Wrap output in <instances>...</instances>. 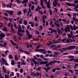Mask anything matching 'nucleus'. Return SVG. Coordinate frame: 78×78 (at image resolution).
I'll return each mask as SVG.
<instances>
[{"instance_id": "nucleus-26", "label": "nucleus", "mask_w": 78, "mask_h": 78, "mask_svg": "<svg viewBox=\"0 0 78 78\" xmlns=\"http://www.w3.org/2000/svg\"><path fill=\"white\" fill-rule=\"evenodd\" d=\"M2 31H4L5 32L7 31V29H6V27H4L3 29H2Z\"/></svg>"}, {"instance_id": "nucleus-34", "label": "nucleus", "mask_w": 78, "mask_h": 78, "mask_svg": "<svg viewBox=\"0 0 78 78\" xmlns=\"http://www.w3.org/2000/svg\"><path fill=\"white\" fill-rule=\"evenodd\" d=\"M74 3H75V4H77V3H78V1L76 0H75L74 1Z\"/></svg>"}, {"instance_id": "nucleus-42", "label": "nucleus", "mask_w": 78, "mask_h": 78, "mask_svg": "<svg viewBox=\"0 0 78 78\" xmlns=\"http://www.w3.org/2000/svg\"><path fill=\"white\" fill-rule=\"evenodd\" d=\"M9 51L8 50H6L5 51V54H7V53H9Z\"/></svg>"}, {"instance_id": "nucleus-33", "label": "nucleus", "mask_w": 78, "mask_h": 78, "mask_svg": "<svg viewBox=\"0 0 78 78\" xmlns=\"http://www.w3.org/2000/svg\"><path fill=\"white\" fill-rule=\"evenodd\" d=\"M42 27L41 26H40L39 27V30H42Z\"/></svg>"}, {"instance_id": "nucleus-8", "label": "nucleus", "mask_w": 78, "mask_h": 78, "mask_svg": "<svg viewBox=\"0 0 78 78\" xmlns=\"http://www.w3.org/2000/svg\"><path fill=\"white\" fill-rule=\"evenodd\" d=\"M76 6H75V8H74V9L75 11H76V12H78V9H77V8H78V4H76Z\"/></svg>"}, {"instance_id": "nucleus-63", "label": "nucleus", "mask_w": 78, "mask_h": 78, "mask_svg": "<svg viewBox=\"0 0 78 78\" xmlns=\"http://www.w3.org/2000/svg\"><path fill=\"white\" fill-rule=\"evenodd\" d=\"M17 3H20V1H19V0H16Z\"/></svg>"}, {"instance_id": "nucleus-12", "label": "nucleus", "mask_w": 78, "mask_h": 78, "mask_svg": "<svg viewBox=\"0 0 78 78\" xmlns=\"http://www.w3.org/2000/svg\"><path fill=\"white\" fill-rule=\"evenodd\" d=\"M56 61H55V60H54L53 61H51L49 63V64H50V65H52V64H54V63H55V62H56Z\"/></svg>"}, {"instance_id": "nucleus-14", "label": "nucleus", "mask_w": 78, "mask_h": 78, "mask_svg": "<svg viewBox=\"0 0 78 78\" xmlns=\"http://www.w3.org/2000/svg\"><path fill=\"white\" fill-rule=\"evenodd\" d=\"M46 5H47V7L48 9H50V2H48V3H46Z\"/></svg>"}, {"instance_id": "nucleus-15", "label": "nucleus", "mask_w": 78, "mask_h": 78, "mask_svg": "<svg viewBox=\"0 0 78 78\" xmlns=\"http://www.w3.org/2000/svg\"><path fill=\"white\" fill-rule=\"evenodd\" d=\"M10 42L12 44V45H16V43H14V41H12V40H10Z\"/></svg>"}, {"instance_id": "nucleus-4", "label": "nucleus", "mask_w": 78, "mask_h": 78, "mask_svg": "<svg viewBox=\"0 0 78 78\" xmlns=\"http://www.w3.org/2000/svg\"><path fill=\"white\" fill-rule=\"evenodd\" d=\"M65 32L66 33L67 32H70V29L69 28V25H67L66 26V27L65 29Z\"/></svg>"}, {"instance_id": "nucleus-5", "label": "nucleus", "mask_w": 78, "mask_h": 78, "mask_svg": "<svg viewBox=\"0 0 78 78\" xmlns=\"http://www.w3.org/2000/svg\"><path fill=\"white\" fill-rule=\"evenodd\" d=\"M5 37V34L3 33L0 34V39H2Z\"/></svg>"}, {"instance_id": "nucleus-31", "label": "nucleus", "mask_w": 78, "mask_h": 78, "mask_svg": "<svg viewBox=\"0 0 78 78\" xmlns=\"http://www.w3.org/2000/svg\"><path fill=\"white\" fill-rule=\"evenodd\" d=\"M70 42H75V40L74 39H70Z\"/></svg>"}, {"instance_id": "nucleus-40", "label": "nucleus", "mask_w": 78, "mask_h": 78, "mask_svg": "<svg viewBox=\"0 0 78 78\" xmlns=\"http://www.w3.org/2000/svg\"><path fill=\"white\" fill-rule=\"evenodd\" d=\"M30 60L31 61V62H34V61H35L34 60V59L33 58H31L30 59Z\"/></svg>"}, {"instance_id": "nucleus-56", "label": "nucleus", "mask_w": 78, "mask_h": 78, "mask_svg": "<svg viewBox=\"0 0 78 78\" xmlns=\"http://www.w3.org/2000/svg\"><path fill=\"white\" fill-rule=\"evenodd\" d=\"M37 8L38 9H39V10H40L41 9V8L39 6V5L38 6Z\"/></svg>"}, {"instance_id": "nucleus-45", "label": "nucleus", "mask_w": 78, "mask_h": 78, "mask_svg": "<svg viewBox=\"0 0 78 78\" xmlns=\"http://www.w3.org/2000/svg\"><path fill=\"white\" fill-rule=\"evenodd\" d=\"M58 43H59V41H54V44H58Z\"/></svg>"}, {"instance_id": "nucleus-6", "label": "nucleus", "mask_w": 78, "mask_h": 78, "mask_svg": "<svg viewBox=\"0 0 78 78\" xmlns=\"http://www.w3.org/2000/svg\"><path fill=\"white\" fill-rule=\"evenodd\" d=\"M2 61L3 62H4L5 66H9L8 63H7L6 60L5 59L3 58H2Z\"/></svg>"}, {"instance_id": "nucleus-18", "label": "nucleus", "mask_w": 78, "mask_h": 78, "mask_svg": "<svg viewBox=\"0 0 78 78\" xmlns=\"http://www.w3.org/2000/svg\"><path fill=\"white\" fill-rule=\"evenodd\" d=\"M57 31H58V32L59 34H62V31L60 30H59L58 29H57Z\"/></svg>"}, {"instance_id": "nucleus-60", "label": "nucleus", "mask_w": 78, "mask_h": 78, "mask_svg": "<svg viewBox=\"0 0 78 78\" xmlns=\"http://www.w3.org/2000/svg\"><path fill=\"white\" fill-rule=\"evenodd\" d=\"M31 37H32V35H29L28 36V38H30Z\"/></svg>"}, {"instance_id": "nucleus-44", "label": "nucleus", "mask_w": 78, "mask_h": 78, "mask_svg": "<svg viewBox=\"0 0 78 78\" xmlns=\"http://www.w3.org/2000/svg\"><path fill=\"white\" fill-rule=\"evenodd\" d=\"M67 15L69 17H72V15L69 13H67Z\"/></svg>"}, {"instance_id": "nucleus-29", "label": "nucleus", "mask_w": 78, "mask_h": 78, "mask_svg": "<svg viewBox=\"0 0 78 78\" xmlns=\"http://www.w3.org/2000/svg\"><path fill=\"white\" fill-rule=\"evenodd\" d=\"M24 3H28V0H24L22 2V3L23 4Z\"/></svg>"}, {"instance_id": "nucleus-30", "label": "nucleus", "mask_w": 78, "mask_h": 78, "mask_svg": "<svg viewBox=\"0 0 78 78\" xmlns=\"http://www.w3.org/2000/svg\"><path fill=\"white\" fill-rule=\"evenodd\" d=\"M21 30H22V28H18V33H20L21 32Z\"/></svg>"}, {"instance_id": "nucleus-39", "label": "nucleus", "mask_w": 78, "mask_h": 78, "mask_svg": "<svg viewBox=\"0 0 78 78\" xmlns=\"http://www.w3.org/2000/svg\"><path fill=\"white\" fill-rule=\"evenodd\" d=\"M5 78H9V75H6V74L5 75Z\"/></svg>"}, {"instance_id": "nucleus-11", "label": "nucleus", "mask_w": 78, "mask_h": 78, "mask_svg": "<svg viewBox=\"0 0 78 78\" xmlns=\"http://www.w3.org/2000/svg\"><path fill=\"white\" fill-rule=\"evenodd\" d=\"M47 63H48V61L41 62L40 63V64H41L42 65V64H47Z\"/></svg>"}, {"instance_id": "nucleus-35", "label": "nucleus", "mask_w": 78, "mask_h": 78, "mask_svg": "<svg viewBox=\"0 0 78 78\" xmlns=\"http://www.w3.org/2000/svg\"><path fill=\"white\" fill-rule=\"evenodd\" d=\"M26 34H30V32H29V31L27 30H26Z\"/></svg>"}, {"instance_id": "nucleus-10", "label": "nucleus", "mask_w": 78, "mask_h": 78, "mask_svg": "<svg viewBox=\"0 0 78 78\" xmlns=\"http://www.w3.org/2000/svg\"><path fill=\"white\" fill-rule=\"evenodd\" d=\"M78 28V26H76L75 24H74L73 29H72V30H77Z\"/></svg>"}, {"instance_id": "nucleus-46", "label": "nucleus", "mask_w": 78, "mask_h": 78, "mask_svg": "<svg viewBox=\"0 0 78 78\" xmlns=\"http://www.w3.org/2000/svg\"><path fill=\"white\" fill-rule=\"evenodd\" d=\"M62 21L63 22H67V20L66 19H63L62 20Z\"/></svg>"}, {"instance_id": "nucleus-43", "label": "nucleus", "mask_w": 78, "mask_h": 78, "mask_svg": "<svg viewBox=\"0 0 78 78\" xmlns=\"http://www.w3.org/2000/svg\"><path fill=\"white\" fill-rule=\"evenodd\" d=\"M69 71L71 73H73V71L71 69H69Z\"/></svg>"}, {"instance_id": "nucleus-57", "label": "nucleus", "mask_w": 78, "mask_h": 78, "mask_svg": "<svg viewBox=\"0 0 78 78\" xmlns=\"http://www.w3.org/2000/svg\"><path fill=\"white\" fill-rule=\"evenodd\" d=\"M41 47V46L40 45H38L37 46V47H36V48H40Z\"/></svg>"}, {"instance_id": "nucleus-53", "label": "nucleus", "mask_w": 78, "mask_h": 78, "mask_svg": "<svg viewBox=\"0 0 78 78\" xmlns=\"http://www.w3.org/2000/svg\"><path fill=\"white\" fill-rule=\"evenodd\" d=\"M55 71L56 69L55 68L53 69H52V71L53 72H55Z\"/></svg>"}, {"instance_id": "nucleus-21", "label": "nucleus", "mask_w": 78, "mask_h": 78, "mask_svg": "<svg viewBox=\"0 0 78 78\" xmlns=\"http://www.w3.org/2000/svg\"><path fill=\"white\" fill-rule=\"evenodd\" d=\"M66 5L67 6H72V4L69 3H66Z\"/></svg>"}, {"instance_id": "nucleus-19", "label": "nucleus", "mask_w": 78, "mask_h": 78, "mask_svg": "<svg viewBox=\"0 0 78 78\" xmlns=\"http://www.w3.org/2000/svg\"><path fill=\"white\" fill-rule=\"evenodd\" d=\"M15 61H18V58L17 57V55H15Z\"/></svg>"}, {"instance_id": "nucleus-61", "label": "nucleus", "mask_w": 78, "mask_h": 78, "mask_svg": "<svg viewBox=\"0 0 78 78\" xmlns=\"http://www.w3.org/2000/svg\"><path fill=\"white\" fill-rule=\"evenodd\" d=\"M34 5H32V6L31 7V10H33V9H34Z\"/></svg>"}, {"instance_id": "nucleus-2", "label": "nucleus", "mask_w": 78, "mask_h": 78, "mask_svg": "<svg viewBox=\"0 0 78 78\" xmlns=\"http://www.w3.org/2000/svg\"><path fill=\"white\" fill-rule=\"evenodd\" d=\"M60 4L59 3H58V1L57 0H54L53 2V5L54 7H56L57 5L58 6V7H59V5Z\"/></svg>"}, {"instance_id": "nucleus-51", "label": "nucleus", "mask_w": 78, "mask_h": 78, "mask_svg": "<svg viewBox=\"0 0 78 78\" xmlns=\"http://www.w3.org/2000/svg\"><path fill=\"white\" fill-rule=\"evenodd\" d=\"M12 24L11 23H9L8 25V27H10L11 25Z\"/></svg>"}, {"instance_id": "nucleus-54", "label": "nucleus", "mask_w": 78, "mask_h": 78, "mask_svg": "<svg viewBox=\"0 0 78 78\" xmlns=\"http://www.w3.org/2000/svg\"><path fill=\"white\" fill-rule=\"evenodd\" d=\"M34 64H35L36 65L38 64V63L35 61H34Z\"/></svg>"}, {"instance_id": "nucleus-36", "label": "nucleus", "mask_w": 78, "mask_h": 78, "mask_svg": "<svg viewBox=\"0 0 78 78\" xmlns=\"http://www.w3.org/2000/svg\"><path fill=\"white\" fill-rule=\"evenodd\" d=\"M43 69H44V70H45V72H48V69L47 68H43Z\"/></svg>"}, {"instance_id": "nucleus-41", "label": "nucleus", "mask_w": 78, "mask_h": 78, "mask_svg": "<svg viewBox=\"0 0 78 78\" xmlns=\"http://www.w3.org/2000/svg\"><path fill=\"white\" fill-rule=\"evenodd\" d=\"M11 73H12V74L10 75V76H11V75L12 76H14V72H11Z\"/></svg>"}, {"instance_id": "nucleus-47", "label": "nucleus", "mask_w": 78, "mask_h": 78, "mask_svg": "<svg viewBox=\"0 0 78 78\" xmlns=\"http://www.w3.org/2000/svg\"><path fill=\"white\" fill-rule=\"evenodd\" d=\"M66 42H67V43H69V42H70V41L68 39H66Z\"/></svg>"}, {"instance_id": "nucleus-58", "label": "nucleus", "mask_w": 78, "mask_h": 78, "mask_svg": "<svg viewBox=\"0 0 78 78\" xmlns=\"http://www.w3.org/2000/svg\"><path fill=\"white\" fill-rule=\"evenodd\" d=\"M32 5H37V3H34V2L33 1H32Z\"/></svg>"}, {"instance_id": "nucleus-55", "label": "nucleus", "mask_w": 78, "mask_h": 78, "mask_svg": "<svg viewBox=\"0 0 78 78\" xmlns=\"http://www.w3.org/2000/svg\"><path fill=\"white\" fill-rule=\"evenodd\" d=\"M56 25L57 27H58V28H59V26H60V25L58 23H57Z\"/></svg>"}, {"instance_id": "nucleus-7", "label": "nucleus", "mask_w": 78, "mask_h": 78, "mask_svg": "<svg viewBox=\"0 0 78 78\" xmlns=\"http://www.w3.org/2000/svg\"><path fill=\"white\" fill-rule=\"evenodd\" d=\"M39 51H41L43 54H45L46 52L44 49H41L39 50Z\"/></svg>"}, {"instance_id": "nucleus-32", "label": "nucleus", "mask_w": 78, "mask_h": 78, "mask_svg": "<svg viewBox=\"0 0 78 78\" xmlns=\"http://www.w3.org/2000/svg\"><path fill=\"white\" fill-rule=\"evenodd\" d=\"M42 19H47V16H43L42 17Z\"/></svg>"}, {"instance_id": "nucleus-3", "label": "nucleus", "mask_w": 78, "mask_h": 78, "mask_svg": "<svg viewBox=\"0 0 78 78\" xmlns=\"http://www.w3.org/2000/svg\"><path fill=\"white\" fill-rule=\"evenodd\" d=\"M41 1V3L40 5L41 6V7L43 9H45V7L44 6V2H44V0H40Z\"/></svg>"}, {"instance_id": "nucleus-20", "label": "nucleus", "mask_w": 78, "mask_h": 78, "mask_svg": "<svg viewBox=\"0 0 78 78\" xmlns=\"http://www.w3.org/2000/svg\"><path fill=\"white\" fill-rule=\"evenodd\" d=\"M11 65H12V66H14L15 65L14 61L13 60H12L11 62Z\"/></svg>"}, {"instance_id": "nucleus-38", "label": "nucleus", "mask_w": 78, "mask_h": 78, "mask_svg": "<svg viewBox=\"0 0 78 78\" xmlns=\"http://www.w3.org/2000/svg\"><path fill=\"white\" fill-rule=\"evenodd\" d=\"M34 20L35 21H36V22H37V16H36L34 18Z\"/></svg>"}, {"instance_id": "nucleus-62", "label": "nucleus", "mask_w": 78, "mask_h": 78, "mask_svg": "<svg viewBox=\"0 0 78 78\" xmlns=\"http://www.w3.org/2000/svg\"><path fill=\"white\" fill-rule=\"evenodd\" d=\"M75 62H78V58H76V59L74 60Z\"/></svg>"}, {"instance_id": "nucleus-48", "label": "nucleus", "mask_w": 78, "mask_h": 78, "mask_svg": "<svg viewBox=\"0 0 78 78\" xmlns=\"http://www.w3.org/2000/svg\"><path fill=\"white\" fill-rule=\"evenodd\" d=\"M23 69H20V73H23Z\"/></svg>"}, {"instance_id": "nucleus-9", "label": "nucleus", "mask_w": 78, "mask_h": 78, "mask_svg": "<svg viewBox=\"0 0 78 78\" xmlns=\"http://www.w3.org/2000/svg\"><path fill=\"white\" fill-rule=\"evenodd\" d=\"M7 13H9V14L10 15H12V14H13V13L14 12L13 11L11 10V11H6Z\"/></svg>"}, {"instance_id": "nucleus-24", "label": "nucleus", "mask_w": 78, "mask_h": 78, "mask_svg": "<svg viewBox=\"0 0 78 78\" xmlns=\"http://www.w3.org/2000/svg\"><path fill=\"white\" fill-rule=\"evenodd\" d=\"M20 32H17V34L20 36V37H22V34L21 33H19Z\"/></svg>"}, {"instance_id": "nucleus-64", "label": "nucleus", "mask_w": 78, "mask_h": 78, "mask_svg": "<svg viewBox=\"0 0 78 78\" xmlns=\"http://www.w3.org/2000/svg\"><path fill=\"white\" fill-rule=\"evenodd\" d=\"M27 12V9H25L24 10V11H23L24 13H25L26 12Z\"/></svg>"}, {"instance_id": "nucleus-13", "label": "nucleus", "mask_w": 78, "mask_h": 78, "mask_svg": "<svg viewBox=\"0 0 78 78\" xmlns=\"http://www.w3.org/2000/svg\"><path fill=\"white\" fill-rule=\"evenodd\" d=\"M22 61L21 62V64L22 65H26V63L25 62V61L23 60H21Z\"/></svg>"}, {"instance_id": "nucleus-49", "label": "nucleus", "mask_w": 78, "mask_h": 78, "mask_svg": "<svg viewBox=\"0 0 78 78\" xmlns=\"http://www.w3.org/2000/svg\"><path fill=\"white\" fill-rule=\"evenodd\" d=\"M48 21H46V26L47 27V26H48Z\"/></svg>"}, {"instance_id": "nucleus-22", "label": "nucleus", "mask_w": 78, "mask_h": 78, "mask_svg": "<svg viewBox=\"0 0 78 78\" xmlns=\"http://www.w3.org/2000/svg\"><path fill=\"white\" fill-rule=\"evenodd\" d=\"M21 14L22 12H21L20 11H19L17 12V15L18 16H20V15H21Z\"/></svg>"}, {"instance_id": "nucleus-23", "label": "nucleus", "mask_w": 78, "mask_h": 78, "mask_svg": "<svg viewBox=\"0 0 78 78\" xmlns=\"http://www.w3.org/2000/svg\"><path fill=\"white\" fill-rule=\"evenodd\" d=\"M23 52H24V53H26V54H27V55H29V54L30 53V52L28 51H23Z\"/></svg>"}, {"instance_id": "nucleus-16", "label": "nucleus", "mask_w": 78, "mask_h": 78, "mask_svg": "<svg viewBox=\"0 0 78 78\" xmlns=\"http://www.w3.org/2000/svg\"><path fill=\"white\" fill-rule=\"evenodd\" d=\"M76 17H73V20L74 21H76V22H77V23H78V20L77 18H76Z\"/></svg>"}, {"instance_id": "nucleus-37", "label": "nucleus", "mask_w": 78, "mask_h": 78, "mask_svg": "<svg viewBox=\"0 0 78 78\" xmlns=\"http://www.w3.org/2000/svg\"><path fill=\"white\" fill-rule=\"evenodd\" d=\"M6 45H7V43H4L3 44V47H5Z\"/></svg>"}, {"instance_id": "nucleus-28", "label": "nucleus", "mask_w": 78, "mask_h": 78, "mask_svg": "<svg viewBox=\"0 0 78 78\" xmlns=\"http://www.w3.org/2000/svg\"><path fill=\"white\" fill-rule=\"evenodd\" d=\"M9 59H12V56L11 55H9Z\"/></svg>"}, {"instance_id": "nucleus-59", "label": "nucleus", "mask_w": 78, "mask_h": 78, "mask_svg": "<svg viewBox=\"0 0 78 78\" xmlns=\"http://www.w3.org/2000/svg\"><path fill=\"white\" fill-rule=\"evenodd\" d=\"M38 12H39V13H40V14H41V15H42V11H40V10H39Z\"/></svg>"}, {"instance_id": "nucleus-25", "label": "nucleus", "mask_w": 78, "mask_h": 78, "mask_svg": "<svg viewBox=\"0 0 78 78\" xmlns=\"http://www.w3.org/2000/svg\"><path fill=\"white\" fill-rule=\"evenodd\" d=\"M23 23L25 25H27V21H26L25 20H24Z\"/></svg>"}, {"instance_id": "nucleus-50", "label": "nucleus", "mask_w": 78, "mask_h": 78, "mask_svg": "<svg viewBox=\"0 0 78 78\" xmlns=\"http://www.w3.org/2000/svg\"><path fill=\"white\" fill-rule=\"evenodd\" d=\"M73 17H76V13H73Z\"/></svg>"}, {"instance_id": "nucleus-52", "label": "nucleus", "mask_w": 78, "mask_h": 78, "mask_svg": "<svg viewBox=\"0 0 78 78\" xmlns=\"http://www.w3.org/2000/svg\"><path fill=\"white\" fill-rule=\"evenodd\" d=\"M66 40V39L64 38V39H63L62 40V42H65V41Z\"/></svg>"}, {"instance_id": "nucleus-17", "label": "nucleus", "mask_w": 78, "mask_h": 78, "mask_svg": "<svg viewBox=\"0 0 78 78\" xmlns=\"http://www.w3.org/2000/svg\"><path fill=\"white\" fill-rule=\"evenodd\" d=\"M2 69L3 72H4L5 73H6V69H5V66H3L2 67Z\"/></svg>"}, {"instance_id": "nucleus-27", "label": "nucleus", "mask_w": 78, "mask_h": 78, "mask_svg": "<svg viewBox=\"0 0 78 78\" xmlns=\"http://www.w3.org/2000/svg\"><path fill=\"white\" fill-rule=\"evenodd\" d=\"M68 58H72V59H73L74 58V56H71V55H69L68 57Z\"/></svg>"}, {"instance_id": "nucleus-1", "label": "nucleus", "mask_w": 78, "mask_h": 78, "mask_svg": "<svg viewBox=\"0 0 78 78\" xmlns=\"http://www.w3.org/2000/svg\"><path fill=\"white\" fill-rule=\"evenodd\" d=\"M76 48L75 46H71L66 48H62V50H64V51H66V50H71L72 49H74Z\"/></svg>"}]
</instances>
